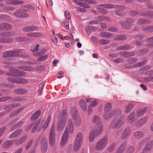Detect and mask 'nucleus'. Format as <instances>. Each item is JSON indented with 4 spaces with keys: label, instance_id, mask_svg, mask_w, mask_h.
Wrapping results in <instances>:
<instances>
[{
    "label": "nucleus",
    "instance_id": "1",
    "mask_svg": "<svg viewBox=\"0 0 153 153\" xmlns=\"http://www.w3.org/2000/svg\"><path fill=\"white\" fill-rule=\"evenodd\" d=\"M108 142L107 136H104L96 142L94 146L95 149L97 151H102L107 146Z\"/></svg>",
    "mask_w": 153,
    "mask_h": 153
},
{
    "label": "nucleus",
    "instance_id": "2",
    "mask_svg": "<svg viewBox=\"0 0 153 153\" xmlns=\"http://www.w3.org/2000/svg\"><path fill=\"white\" fill-rule=\"evenodd\" d=\"M67 112L65 110H63L60 114L61 119L58 122L56 129L58 131H60L62 130L65 127L66 121Z\"/></svg>",
    "mask_w": 153,
    "mask_h": 153
},
{
    "label": "nucleus",
    "instance_id": "3",
    "mask_svg": "<svg viewBox=\"0 0 153 153\" xmlns=\"http://www.w3.org/2000/svg\"><path fill=\"white\" fill-rule=\"evenodd\" d=\"M7 80L10 82L16 84H25L28 82L26 79L18 77H9Z\"/></svg>",
    "mask_w": 153,
    "mask_h": 153
},
{
    "label": "nucleus",
    "instance_id": "4",
    "mask_svg": "<svg viewBox=\"0 0 153 153\" xmlns=\"http://www.w3.org/2000/svg\"><path fill=\"white\" fill-rule=\"evenodd\" d=\"M82 134L81 132H79L77 134L73 149L74 151H77L80 147L82 143Z\"/></svg>",
    "mask_w": 153,
    "mask_h": 153
},
{
    "label": "nucleus",
    "instance_id": "5",
    "mask_svg": "<svg viewBox=\"0 0 153 153\" xmlns=\"http://www.w3.org/2000/svg\"><path fill=\"white\" fill-rule=\"evenodd\" d=\"M9 71L10 72L7 73L6 74L9 76H24L26 74V73L24 71H20L13 68L9 69Z\"/></svg>",
    "mask_w": 153,
    "mask_h": 153
},
{
    "label": "nucleus",
    "instance_id": "6",
    "mask_svg": "<svg viewBox=\"0 0 153 153\" xmlns=\"http://www.w3.org/2000/svg\"><path fill=\"white\" fill-rule=\"evenodd\" d=\"M21 50L19 49H16L12 51H8L4 52L2 56L4 57H18L20 54Z\"/></svg>",
    "mask_w": 153,
    "mask_h": 153
},
{
    "label": "nucleus",
    "instance_id": "7",
    "mask_svg": "<svg viewBox=\"0 0 153 153\" xmlns=\"http://www.w3.org/2000/svg\"><path fill=\"white\" fill-rule=\"evenodd\" d=\"M28 11L24 9L18 10L16 12L13 13V15L19 18H27L29 16V14L27 13Z\"/></svg>",
    "mask_w": 153,
    "mask_h": 153
},
{
    "label": "nucleus",
    "instance_id": "8",
    "mask_svg": "<svg viewBox=\"0 0 153 153\" xmlns=\"http://www.w3.org/2000/svg\"><path fill=\"white\" fill-rule=\"evenodd\" d=\"M124 123V121L122 118H120L117 120H115L112 121L110 125V128H119Z\"/></svg>",
    "mask_w": 153,
    "mask_h": 153
},
{
    "label": "nucleus",
    "instance_id": "9",
    "mask_svg": "<svg viewBox=\"0 0 153 153\" xmlns=\"http://www.w3.org/2000/svg\"><path fill=\"white\" fill-rule=\"evenodd\" d=\"M68 128L67 127L64 132L61 141V146H64L67 143L68 139Z\"/></svg>",
    "mask_w": 153,
    "mask_h": 153
},
{
    "label": "nucleus",
    "instance_id": "10",
    "mask_svg": "<svg viewBox=\"0 0 153 153\" xmlns=\"http://www.w3.org/2000/svg\"><path fill=\"white\" fill-rule=\"evenodd\" d=\"M131 132L130 128H126L123 131L121 136V138L123 140L127 139L130 136Z\"/></svg>",
    "mask_w": 153,
    "mask_h": 153
},
{
    "label": "nucleus",
    "instance_id": "11",
    "mask_svg": "<svg viewBox=\"0 0 153 153\" xmlns=\"http://www.w3.org/2000/svg\"><path fill=\"white\" fill-rule=\"evenodd\" d=\"M148 120V117L145 116L139 120L136 123L135 126L136 127H139L145 124Z\"/></svg>",
    "mask_w": 153,
    "mask_h": 153
},
{
    "label": "nucleus",
    "instance_id": "12",
    "mask_svg": "<svg viewBox=\"0 0 153 153\" xmlns=\"http://www.w3.org/2000/svg\"><path fill=\"white\" fill-rule=\"evenodd\" d=\"M55 132H50L49 141V144L51 146H53L55 144Z\"/></svg>",
    "mask_w": 153,
    "mask_h": 153
},
{
    "label": "nucleus",
    "instance_id": "13",
    "mask_svg": "<svg viewBox=\"0 0 153 153\" xmlns=\"http://www.w3.org/2000/svg\"><path fill=\"white\" fill-rule=\"evenodd\" d=\"M12 28V26L7 23H2L0 25V30H9Z\"/></svg>",
    "mask_w": 153,
    "mask_h": 153
},
{
    "label": "nucleus",
    "instance_id": "14",
    "mask_svg": "<svg viewBox=\"0 0 153 153\" xmlns=\"http://www.w3.org/2000/svg\"><path fill=\"white\" fill-rule=\"evenodd\" d=\"M153 145V140H152L146 145L143 152L145 153L149 151L152 148Z\"/></svg>",
    "mask_w": 153,
    "mask_h": 153
},
{
    "label": "nucleus",
    "instance_id": "15",
    "mask_svg": "<svg viewBox=\"0 0 153 153\" xmlns=\"http://www.w3.org/2000/svg\"><path fill=\"white\" fill-rule=\"evenodd\" d=\"M27 91L23 88H20L16 89L13 91V93L16 94H24L27 93Z\"/></svg>",
    "mask_w": 153,
    "mask_h": 153
},
{
    "label": "nucleus",
    "instance_id": "16",
    "mask_svg": "<svg viewBox=\"0 0 153 153\" xmlns=\"http://www.w3.org/2000/svg\"><path fill=\"white\" fill-rule=\"evenodd\" d=\"M119 54H120L121 56L123 58H126L134 56L135 53L133 52H120L119 53Z\"/></svg>",
    "mask_w": 153,
    "mask_h": 153
},
{
    "label": "nucleus",
    "instance_id": "17",
    "mask_svg": "<svg viewBox=\"0 0 153 153\" xmlns=\"http://www.w3.org/2000/svg\"><path fill=\"white\" fill-rule=\"evenodd\" d=\"M126 142H123L118 148L117 151V153H123L125 150L127 146Z\"/></svg>",
    "mask_w": 153,
    "mask_h": 153
},
{
    "label": "nucleus",
    "instance_id": "18",
    "mask_svg": "<svg viewBox=\"0 0 153 153\" xmlns=\"http://www.w3.org/2000/svg\"><path fill=\"white\" fill-rule=\"evenodd\" d=\"M27 135H24L19 139L15 140V143L17 145H20L23 143L27 140Z\"/></svg>",
    "mask_w": 153,
    "mask_h": 153
},
{
    "label": "nucleus",
    "instance_id": "19",
    "mask_svg": "<svg viewBox=\"0 0 153 153\" xmlns=\"http://www.w3.org/2000/svg\"><path fill=\"white\" fill-rule=\"evenodd\" d=\"M47 150V143L46 139L44 138L43 140L41 146V150L42 152H45Z\"/></svg>",
    "mask_w": 153,
    "mask_h": 153
},
{
    "label": "nucleus",
    "instance_id": "20",
    "mask_svg": "<svg viewBox=\"0 0 153 153\" xmlns=\"http://www.w3.org/2000/svg\"><path fill=\"white\" fill-rule=\"evenodd\" d=\"M135 114V112H132L129 114L127 119V120L128 122L132 123L134 122Z\"/></svg>",
    "mask_w": 153,
    "mask_h": 153
},
{
    "label": "nucleus",
    "instance_id": "21",
    "mask_svg": "<svg viewBox=\"0 0 153 153\" xmlns=\"http://www.w3.org/2000/svg\"><path fill=\"white\" fill-rule=\"evenodd\" d=\"M71 114L73 117L74 120H75L77 116L78 111L76 108L75 107H72L71 109Z\"/></svg>",
    "mask_w": 153,
    "mask_h": 153
},
{
    "label": "nucleus",
    "instance_id": "22",
    "mask_svg": "<svg viewBox=\"0 0 153 153\" xmlns=\"http://www.w3.org/2000/svg\"><path fill=\"white\" fill-rule=\"evenodd\" d=\"M151 22V21L150 20L146 19H140L138 20L137 24L138 25H142L150 23Z\"/></svg>",
    "mask_w": 153,
    "mask_h": 153
},
{
    "label": "nucleus",
    "instance_id": "23",
    "mask_svg": "<svg viewBox=\"0 0 153 153\" xmlns=\"http://www.w3.org/2000/svg\"><path fill=\"white\" fill-rule=\"evenodd\" d=\"M147 111V109L145 107H143L141 109L138 110L137 112V116L138 117H141L143 116L144 114Z\"/></svg>",
    "mask_w": 153,
    "mask_h": 153
},
{
    "label": "nucleus",
    "instance_id": "24",
    "mask_svg": "<svg viewBox=\"0 0 153 153\" xmlns=\"http://www.w3.org/2000/svg\"><path fill=\"white\" fill-rule=\"evenodd\" d=\"M100 35L101 37L106 38H110L113 36L112 33L105 32H101L100 34Z\"/></svg>",
    "mask_w": 153,
    "mask_h": 153
},
{
    "label": "nucleus",
    "instance_id": "25",
    "mask_svg": "<svg viewBox=\"0 0 153 153\" xmlns=\"http://www.w3.org/2000/svg\"><path fill=\"white\" fill-rule=\"evenodd\" d=\"M141 28L142 30L145 33H151L153 32V26L147 27L143 26Z\"/></svg>",
    "mask_w": 153,
    "mask_h": 153
},
{
    "label": "nucleus",
    "instance_id": "26",
    "mask_svg": "<svg viewBox=\"0 0 153 153\" xmlns=\"http://www.w3.org/2000/svg\"><path fill=\"white\" fill-rule=\"evenodd\" d=\"M79 103L82 110L84 111H86L87 107L85 101L84 100H81L79 101Z\"/></svg>",
    "mask_w": 153,
    "mask_h": 153
},
{
    "label": "nucleus",
    "instance_id": "27",
    "mask_svg": "<svg viewBox=\"0 0 153 153\" xmlns=\"http://www.w3.org/2000/svg\"><path fill=\"white\" fill-rule=\"evenodd\" d=\"M27 36L32 37H40L42 36V34L40 32L31 33H27Z\"/></svg>",
    "mask_w": 153,
    "mask_h": 153
},
{
    "label": "nucleus",
    "instance_id": "28",
    "mask_svg": "<svg viewBox=\"0 0 153 153\" xmlns=\"http://www.w3.org/2000/svg\"><path fill=\"white\" fill-rule=\"evenodd\" d=\"M13 140H9L5 142L3 145V148L7 149L11 146L14 143Z\"/></svg>",
    "mask_w": 153,
    "mask_h": 153
},
{
    "label": "nucleus",
    "instance_id": "29",
    "mask_svg": "<svg viewBox=\"0 0 153 153\" xmlns=\"http://www.w3.org/2000/svg\"><path fill=\"white\" fill-rule=\"evenodd\" d=\"M150 137H148L144 139L141 141H140L138 144V148L139 149H141L143 146L147 141L150 140Z\"/></svg>",
    "mask_w": 153,
    "mask_h": 153
},
{
    "label": "nucleus",
    "instance_id": "30",
    "mask_svg": "<svg viewBox=\"0 0 153 153\" xmlns=\"http://www.w3.org/2000/svg\"><path fill=\"white\" fill-rule=\"evenodd\" d=\"M7 1H11V2H9L8 3L10 4L13 5H19L23 4H24L23 1L19 0H7Z\"/></svg>",
    "mask_w": 153,
    "mask_h": 153
},
{
    "label": "nucleus",
    "instance_id": "31",
    "mask_svg": "<svg viewBox=\"0 0 153 153\" xmlns=\"http://www.w3.org/2000/svg\"><path fill=\"white\" fill-rule=\"evenodd\" d=\"M20 105V104H16L12 105H8L5 106L3 108V109L4 110L6 111H9V110L13 108H16L18 106Z\"/></svg>",
    "mask_w": 153,
    "mask_h": 153
},
{
    "label": "nucleus",
    "instance_id": "32",
    "mask_svg": "<svg viewBox=\"0 0 153 153\" xmlns=\"http://www.w3.org/2000/svg\"><path fill=\"white\" fill-rule=\"evenodd\" d=\"M134 135L135 138L140 139L143 137V133L141 131H138L134 132Z\"/></svg>",
    "mask_w": 153,
    "mask_h": 153
},
{
    "label": "nucleus",
    "instance_id": "33",
    "mask_svg": "<svg viewBox=\"0 0 153 153\" xmlns=\"http://www.w3.org/2000/svg\"><path fill=\"white\" fill-rule=\"evenodd\" d=\"M13 39L11 38H0V43H10L12 42Z\"/></svg>",
    "mask_w": 153,
    "mask_h": 153
},
{
    "label": "nucleus",
    "instance_id": "34",
    "mask_svg": "<svg viewBox=\"0 0 153 153\" xmlns=\"http://www.w3.org/2000/svg\"><path fill=\"white\" fill-rule=\"evenodd\" d=\"M22 130L20 129H18L15 131L14 132L12 133L9 136V138L13 139L17 136L21 132Z\"/></svg>",
    "mask_w": 153,
    "mask_h": 153
},
{
    "label": "nucleus",
    "instance_id": "35",
    "mask_svg": "<svg viewBox=\"0 0 153 153\" xmlns=\"http://www.w3.org/2000/svg\"><path fill=\"white\" fill-rule=\"evenodd\" d=\"M97 19L99 21L103 22L107 21L109 22H111V19L108 17L105 16H100L98 17Z\"/></svg>",
    "mask_w": 153,
    "mask_h": 153
},
{
    "label": "nucleus",
    "instance_id": "36",
    "mask_svg": "<svg viewBox=\"0 0 153 153\" xmlns=\"http://www.w3.org/2000/svg\"><path fill=\"white\" fill-rule=\"evenodd\" d=\"M68 125L69 132L71 133H72L74 131V126L71 119H70L68 120Z\"/></svg>",
    "mask_w": 153,
    "mask_h": 153
},
{
    "label": "nucleus",
    "instance_id": "37",
    "mask_svg": "<svg viewBox=\"0 0 153 153\" xmlns=\"http://www.w3.org/2000/svg\"><path fill=\"white\" fill-rule=\"evenodd\" d=\"M139 14L143 16H147L149 18H153V12H145L139 13Z\"/></svg>",
    "mask_w": 153,
    "mask_h": 153
},
{
    "label": "nucleus",
    "instance_id": "38",
    "mask_svg": "<svg viewBox=\"0 0 153 153\" xmlns=\"http://www.w3.org/2000/svg\"><path fill=\"white\" fill-rule=\"evenodd\" d=\"M94 133V130H91L90 132L89 136V140L90 142H93L95 137L97 136Z\"/></svg>",
    "mask_w": 153,
    "mask_h": 153
},
{
    "label": "nucleus",
    "instance_id": "39",
    "mask_svg": "<svg viewBox=\"0 0 153 153\" xmlns=\"http://www.w3.org/2000/svg\"><path fill=\"white\" fill-rule=\"evenodd\" d=\"M114 114L115 113H114L113 111L111 112H105L103 115V117L105 119H108L111 118ZM115 114H117V113H116Z\"/></svg>",
    "mask_w": 153,
    "mask_h": 153
},
{
    "label": "nucleus",
    "instance_id": "40",
    "mask_svg": "<svg viewBox=\"0 0 153 153\" xmlns=\"http://www.w3.org/2000/svg\"><path fill=\"white\" fill-rule=\"evenodd\" d=\"M74 2L79 5L81 2H85L88 4H93V1L91 0H73Z\"/></svg>",
    "mask_w": 153,
    "mask_h": 153
},
{
    "label": "nucleus",
    "instance_id": "41",
    "mask_svg": "<svg viewBox=\"0 0 153 153\" xmlns=\"http://www.w3.org/2000/svg\"><path fill=\"white\" fill-rule=\"evenodd\" d=\"M103 127L102 126L94 130V133L97 136L100 134L102 131Z\"/></svg>",
    "mask_w": 153,
    "mask_h": 153
},
{
    "label": "nucleus",
    "instance_id": "42",
    "mask_svg": "<svg viewBox=\"0 0 153 153\" xmlns=\"http://www.w3.org/2000/svg\"><path fill=\"white\" fill-rule=\"evenodd\" d=\"M51 119V117L50 116H49L48 117L47 119L45 122V124L43 126V129L44 130H45L48 127V126L49 124L50 123V121Z\"/></svg>",
    "mask_w": 153,
    "mask_h": 153
},
{
    "label": "nucleus",
    "instance_id": "43",
    "mask_svg": "<svg viewBox=\"0 0 153 153\" xmlns=\"http://www.w3.org/2000/svg\"><path fill=\"white\" fill-rule=\"evenodd\" d=\"M41 114V111H38L33 114L30 118L31 121H34L36 120L39 117Z\"/></svg>",
    "mask_w": 153,
    "mask_h": 153
},
{
    "label": "nucleus",
    "instance_id": "44",
    "mask_svg": "<svg viewBox=\"0 0 153 153\" xmlns=\"http://www.w3.org/2000/svg\"><path fill=\"white\" fill-rule=\"evenodd\" d=\"M114 38V39L117 40H123L126 39L127 37L123 35H117L115 36Z\"/></svg>",
    "mask_w": 153,
    "mask_h": 153
},
{
    "label": "nucleus",
    "instance_id": "45",
    "mask_svg": "<svg viewBox=\"0 0 153 153\" xmlns=\"http://www.w3.org/2000/svg\"><path fill=\"white\" fill-rule=\"evenodd\" d=\"M100 7L97 8V9L100 13L103 15H106L108 13V11L107 10Z\"/></svg>",
    "mask_w": 153,
    "mask_h": 153
},
{
    "label": "nucleus",
    "instance_id": "46",
    "mask_svg": "<svg viewBox=\"0 0 153 153\" xmlns=\"http://www.w3.org/2000/svg\"><path fill=\"white\" fill-rule=\"evenodd\" d=\"M120 24L122 27L124 29H128L132 27V26L128 25V24L126 23V21H123L121 22H120Z\"/></svg>",
    "mask_w": 153,
    "mask_h": 153
},
{
    "label": "nucleus",
    "instance_id": "47",
    "mask_svg": "<svg viewBox=\"0 0 153 153\" xmlns=\"http://www.w3.org/2000/svg\"><path fill=\"white\" fill-rule=\"evenodd\" d=\"M99 6L104 7L107 9H111L115 7L114 6L111 4H100L99 5Z\"/></svg>",
    "mask_w": 153,
    "mask_h": 153
},
{
    "label": "nucleus",
    "instance_id": "48",
    "mask_svg": "<svg viewBox=\"0 0 153 153\" xmlns=\"http://www.w3.org/2000/svg\"><path fill=\"white\" fill-rule=\"evenodd\" d=\"M100 118L98 116H94L93 117L92 121L95 124L99 123L100 122Z\"/></svg>",
    "mask_w": 153,
    "mask_h": 153
},
{
    "label": "nucleus",
    "instance_id": "49",
    "mask_svg": "<svg viewBox=\"0 0 153 153\" xmlns=\"http://www.w3.org/2000/svg\"><path fill=\"white\" fill-rule=\"evenodd\" d=\"M10 16L8 15L1 14L0 15V20L7 21L10 19Z\"/></svg>",
    "mask_w": 153,
    "mask_h": 153
},
{
    "label": "nucleus",
    "instance_id": "50",
    "mask_svg": "<svg viewBox=\"0 0 153 153\" xmlns=\"http://www.w3.org/2000/svg\"><path fill=\"white\" fill-rule=\"evenodd\" d=\"M134 147L131 146H129L126 149L125 153H133L134 150Z\"/></svg>",
    "mask_w": 153,
    "mask_h": 153
},
{
    "label": "nucleus",
    "instance_id": "51",
    "mask_svg": "<svg viewBox=\"0 0 153 153\" xmlns=\"http://www.w3.org/2000/svg\"><path fill=\"white\" fill-rule=\"evenodd\" d=\"M41 120H39L36 123L34 127L31 130V132L32 133H33L36 131L41 122Z\"/></svg>",
    "mask_w": 153,
    "mask_h": 153
},
{
    "label": "nucleus",
    "instance_id": "52",
    "mask_svg": "<svg viewBox=\"0 0 153 153\" xmlns=\"http://www.w3.org/2000/svg\"><path fill=\"white\" fill-rule=\"evenodd\" d=\"M133 105L131 104H128L125 108V112L126 113H128L132 109Z\"/></svg>",
    "mask_w": 153,
    "mask_h": 153
},
{
    "label": "nucleus",
    "instance_id": "53",
    "mask_svg": "<svg viewBox=\"0 0 153 153\" xmlns=\"http://www.w3.org/2000/svg\"><path fill=\"white\" fill-rule=\"evenodd\" d=\"M138 61L137 59L135 58H131L127 60L128 62L130 64H133L136 62Z\"/></svg>",
    "mask_w": 153,
    "mask_h": 153
},
{
    "label": "nucleus",
    "instance_id": "54",
    "mask_svg": "<svg viewBox=\"0 0 153 153\" xmlns=\"http://www.w3.org/2000/svg\"><path fill=\"white\" fill-rule=\"evenodd\" d=\"M28 39V38L23 36H19L16 37L15 39V40L17 42H20L22 41Z\"/></svg>",
    "mask_w": 153,
    "mask_h": 153
},
{
    "label": "nucleus",
    "instance_id": "55",
    "mask_svg": "<svg viewBox=\"0 0 153 153\" xmlns=\"http://www.w3.org/2000/svg\"><path fill=\"white\" fill-rule=\"evenodd\" d=\"M111 108V103H108L105 105V112H109Z\"/></svg>",
    "mask_w": 153,
    "mask_h": 153
},
{
    "label": "nucleus",
    "instance_id": "56",
    "mask_svg": "<svg viewBox=\"0 0 153 153\" xmlns=\"http://www.w3.org/2000/svg\"><path fill=\"white\" fill-rule=\"evenodd\" d=\"M126 23H127L128 25H130L134 23L135 22L134 19L130 18H126Z\"/></svg>",
    "mask_w": 153,
    "mask_h": 153
},
{
    "label": "nucleus",
    "instance_id": "57",
    "mask_svg": "<svg viewBox=\"0 0 153 153\" xmlns=\"http://www.w3.org/2000/svg\"><path fill=\"white\" fill-rule=\"evenodd\" d=\"M115 148V145L114 143L111 144L108 147V150L109 152H113Z\"/></svg>",
    "mask_w": 153,
    "mask_h": 153
},
{
    "label": "nucleus",
    "instance_id": "58",
    "mask_svg": "<svg viewBox=\"0 0 153 153\" xmlns=\"http://www.w3.org/2000/svg\"><path fill=\"white\" fill-rule=\"evenodd\" d=\"M146 63V62L144 61L136 64L133 65V67L136 68L145 65Z\"/></svg>",
    "mask_w": 153,
    "mask_h": 153
},
{
    "label": "nucleus",
    "instance_id": "59",
    "mask_svg": "<svg viewBox=\"0 0 153 153\" xmlns=\"http://www.w3.org/2000/svg\"><path fill=\"white\" fill-rule=\"evenodd\" d=\"M74 120H75V124L77 126H79L80 125L81 123V120L80 118L79 117L77 116L76 118V119Z\"/></svg>",
    "mask_w": 153,
    "mask_h": 153
},
{
    "label": "nucleus",
    "instance_id": "60",
    "mask_svg": "<svg viewBox=\"0 0 153 153\" xmlns=\"http://www.w3.org/2000/svg\"><path fill=\"white\" fill-rule=\"evenodd\" d=\"M99 43L102 45H106L109 42V41L108 39H101L99 41Z\"/></svg>",
    "mask_w": 153,
    "mask_h": 153
},
{
    "label": "nucleus",
    "instance_id": "61",
    "mask_svg": "<svg viewBox=\"0 0 153 153\" xmlns=\"http://www.w3.org/2000/svg\"><path fill=\"white\" fill-rule=\"evenodd\" d=\"M62 25L66 29L68 30L69 29L68 22L66 20L64 21L62 23Z\"/></svg>",
    "mask_w": 153,
    "mask_h": 153
},
{
    "label": "nucleus",
    "instance_id": "62",
    "mask_svg": "<svg viewBox=\"0 0 153 153\" xmlns=\"http://www.w3.org/2000/svg\"><path fill=\"white\" fill-rule=\"evenodd\" d=\"M46 52V51L45 49H43L39 53H34L33 55L35 56H39L42 55L45 53Z\"/></svg>",
    "mask_w": 153,
    "mask_h": 153
},
{
    "label": "nucleus",
    "instance_id": "63",
    "mask_svg": "<svg viewBox=\"0 0 153 153\" xmlns=\"http://www.w3.org/2000/svg\"><path fill=\"white\" fill-rule=\"evenodd\" d=\"M64 14L65 16L67 19H71V15L69 11H65Z\"/></svg>",
    "mask_w": 153,
    "mask_h": 153
},
{
    "label": "nucleus",
    "instance_id": "64",
    "mask_svg": "<svg viewBox=\"0 0 153 153\" xmlns=\"http://www.w3.org/2000/svg\"><path fill=\"white\" fill-rule=\"evenodd\" d=\"M48 56L47 55L40 57L38 59V62H42L45 60L47 58Z\"/></svg>",
    "mask_w": 153,
    "mask_h": 153
}]
</instances>
